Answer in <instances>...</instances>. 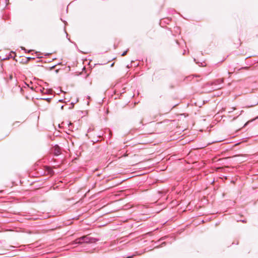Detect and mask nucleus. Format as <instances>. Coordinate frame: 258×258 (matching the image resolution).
Returning <instances> with one entry per match:
<instances>
[{
    "mask_svg": "<svg viewBox=\"0 0 258 258\" xmlns=\"http://www.w3.org/2000/svg\"><path fill=\"white\" fill-rule=\"evenodd\" d=\"M95 239L90 237L88 235L84 236L76 239L72 244H82L83 243H94L95 242Z\"/></svg>",
    "mask_w": 258,
    "mask_h": 258,
    "instance_id": "1",
    "label": "nucleus"
},
{
    "mask_svg": "<svg viewBox=\"0 0 258 258\" xmlns=\"http://www.w3.org/2000/svg\"><path fill=\"white\" fill-rule=\"evenodd\" d=\"M53 154L56 156L60 155L61 153V150L59 147L57 145H55V146H54V147L53 148Z\"/></svg>",
    "mask_w": 258,
    "mask_h": 258,
    "instance_id": "2",
    "label": "nucleus"
},
{
    "mask_svg": "<svg viewBox=\"0 0 258 258\" xmlns=\"http://www.w3.org/2000/svg\"><path fill=\"white\" fill-rule=\"evenodd\" d=\"M223 82V79H221L217 80L214 83L215 84H216L217 83H218V84H221Z\"/></svg>",
    "mask_w": 258,
    "mask_h": 258,
    "instance_id": "3",
    "label": "nucleus"
},
{
    "mask_svg": "<svg viewBox=\"0 0 258 258\" xmlns=\"http://www.w3.org/2000/svg\"><path fill=\"white\" fill-rule=\"evenodd\" d=\"M126 52H127V50L123 52L122 54V56H124L126 54Z\"/></svg>",
    "mask_w": 258,
    "mask_h": 258,
    "instance_id": "4",
    "label": "nucleus"
},
{
    "mask_svg": "<svg viewBox=\"0 0 258 258\" xmlns=\"http://www.w3.org/2000/svg\"><path fill=\"white\" fill-rule=\"evenodd\" d=\"M44 88L43 89V90H42L41 89H40V91H41V92H43V91H44Z\"/></svg>",
    "mask_w": 258,
    "mask_h": 258,
    "instance_id": "5",
    "label": "nucleus"
},
{
    "mask_svg": "<svg viewBox=\"0 0 258 258\" xmlns=\"http://www.w3.org/2000/svg\"><path fill=\"white\" fill-rule=\"evenodd\" d=\"M258 119V116H256V117L255 118V119Z\"/></svg>",
    "mask_w": 258,
    "mask_h": 258,
    "instance_id": "6",
    "label": "nucleus"
},
{
    "mask_svg": "<svg viewBox=\"0 0 258 258\" xmlns=\"http://www.w3.org/2000/svg\"><path fill=\"white\" fill-rule=\"evenodd\" d=\"M63 106H61V109H63Z\"/></svg>",
    "mask_w": 258,
    "mask_h": 258,
    "instance_id": "7",
    "label": "nucleus"
},
{
    "mask_svg": "<svg viewBox=\"0 0 258 258\" xmlns=\"http://www.w3.org/2000/svg\"><path fill=\"white\" fill-rule=\"evenodd\" d=\"M235 108H232V110H235Z\"/></svg>",
    "mask_w": 258,
    "mask_h": 258,
    "instance_id": "8",
    "label": "nucleus"
},
{
    "mask_svg": "<svg viewBox=\"0 0 258 258\" xmlns=\"http://www.w3.org/2000/svg\"><path fill=\"white\" fill-rule=\"evenodd\" d=\"M9 0H6V2L8 1Z\"/></svg>",
    "mask_w": 258,
    "mask_h": 258,
    "instance_id": "9",
    "label": "nucleus"
}]
</instances>
